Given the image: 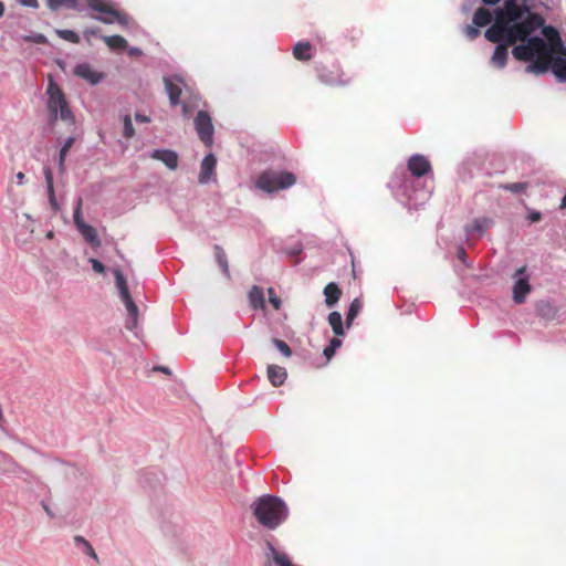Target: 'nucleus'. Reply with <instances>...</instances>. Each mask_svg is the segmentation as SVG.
Returning a JSON list of instances; mask_svg holds the SVG:
<instances>
[{
  "label": "nucleus",
  "mask_w": 566,
  "mask_h": 566,
  "mask_svg": "<svg viewBox=\"0 0 566 566\" xmlns=\"http://www.w3.org/2000/svg\"><path fill=\"white\" fill-rule=\"evenodd\" d=\"M472 22L476 27H488L484 36L496 43L491 56V64L497 69L506 65L507 46L514 45L512 55L517 61L528 62L535 53L547 52V45L535 32L543 23V17L533 11L532 6H517L509 0L505 6L495 7L493 11L485 7L475 10Z\"/></svg>",
  "instance_id": "f257e3e1"
},
{
  "label": "nucleus",
  "mask_w": 566,
  "mask_h": 566,
  "mask_svg": "<svg viewBox=\"0 0 566 566\" xmlns=\"http://www.w3.org/2000/svg\"><path fill=\"white\" fill-rule=\"evenodd\" d=\"M408 170L395 174L389 181V188L395 197L408 208H418L423 206L431 197L432 188L422 184L419 178L431 171L429 160L419 154L412 155L408 160Z\"/></svg>",
  "instance_id": "f03ea898"
},
{
  "label": "nucleus",
  "mask_w": 566,
  "mask_h": 566,
  "mask_svg": "<svg viewBox=\"0 0 566 566\" xmlns=\"http://www.w3.org/2000/svg\"><path fill=\"white\" fill-rule=\"evenodd\" d=\"M253 515L262 526L274 530L285 521L287 509L279 497L264 495L253 504Z\"/></svg>",
  "instance_id": "7ed1b4c3"
},
{
  "label": "nucleus",
  "mask_w": 566,
  "mask_h": 566,
  "mask_svg": "<svg viewBox=\"0 0 566 566\" xmlns=\"http://www.w3.org/2000/svg\"><path fill=\"white\" fill-rule=\"evenodd\" d=\"M48 94V111L52 122L61 119L70 126L75 125V116L70 108L65 94L62 88L55 83L52 76H49L46 88Z\"/></svg>",
  "instance_id": "20e7f679"
},
{
  "label": "nucleus",
  "mask_w": 566,
  "mask_h": 566,
  "mask_svg": "<svg viewBox=\"0 0 566 566\" xmlns=\"http://www.w3.org/2000/svg\"><path fill=\"white\" fill-rule=\"evenodd\" d=\"M295 181L292 172L266 170L259 177L256 186L266 192H274L293 186Z\"/></svg>",
  "instance_id": "39448f33"
},
{
  "label": "nucleus",
  "mask_w": 566,
  "mask_h": 566,
  "mask_svg": "<svg viewBox=\"0 0 566 566\" xmlns=\"http://www.w3.org/2000/svg\"><path fill=\"white\" fill-rule=\"evenodd\" d=\"M115 280H116V286L118 289L120 298L123 303L125 304V307L127 310L128 317L126 319L125 326L127 329H134L137 326L138 323V307L135 304L126 282V279L124 277L120 270L114 271Z\"/></svg>",
  "instance_id": "423d86ee"
},
{
  "label": "nucleus",
  "mask_w": 566,
  "mask_h": 566,
  "mask_svg": "<svg viewBox=\"0 0 566 566\" xmlns=\"http://www.w3.org/2000/svg\"><path fill=\"white\" fill-rule=\"evenodd\" d=\"M86 1L88 8L99 13V15L93 17L94 19L106 24L118 23L120 25H127L128 17L113 8L107 0Z\"/></svg>",
  "instance_id": "0eeeda50"
},
{
  "label": "nucleus",
  "mask_w": 566,
  "mask_h": 566,
  "mask_svg": "<svg viewBox=\"0 0 566 566\" xmlns=\"http://www.w3.org/2000/svg\"><path fill=\"white\" fill-rule=\"evenodd\" d=\"M82 205L83 200L82 198H78L74 208V224L87 243H90L93 248H98L101 245V240L98 239L97 231L94 227L87 224L83 220Z\"/></svg>",
  "instance_id": "6e6552de"
},
{
  "label": "nucleus",
  "mask_w": 566,
  "mask_h": 566,
  "mask_svg": "<svg viewBox=\"0 0 566 566\" xmlns=\"http://www.w3.org/2000/svg\"><path fill=\"white\" fill-rule=\"evenodd\" d=\"M535 35L541 36L547 45V52L535 53V56H551L555 48H564L558 31L552 25H545L543 19L542 25L535 32Z\"/></svg>",
  "instance_id": "1a4fd4ad"
},
{
  "label": "nucleus",
  "mask_w": 566,
  "mask_h": 566,
  "mask_svg": "<svg viewBox=\"0 0 566 566\" xmlns=\"http://www.w3.org/2000/svg\"><path fill=\"white\" fill-rule=\"evenodd\" d=\"M195 128L200 140L210 147L213 143V125L210 115L205 111H199L195 117Z\"/></svg>",
  "instance_id": "9d476101"
},
{
  "label": "nucleus",
  "mask_w": 566,
  "mask_h": 566,
  "mask_svg": "<svg viewBox=\"0 0 566 566\" xmlns=\"http://www.w3.org/2000/svg\"><path fill=\"white\" fill-rule=\"evenodd\" d=\"M513 279V300L516 304H523L527 294L531 292L530 276L526 273V266L517 269Z\"/></svg>",
  "instance_id": "9b49d317"
},
{
  "label": "nucleus",
  "mask_w": 566,
  "mask_h": 566,
  "mask_svg": "<svg viewBox=\"0 0 566 566\" xmlns=\"http://www.w3.org/2000/svg\"><path fill=\"white\" fill-rule=\"evenodd\" d=\"M549 70L559 82H566V48H562L558 55L548 57Z\"/></svg>",
  "instance_id": "f8f14e48"
},
{
  "label": "nucleus",
  "mask_w": 566,
  "mask_h": 566,
  "mask_svg": "<svg viewBox=\"0 0 566 566\" xmlns=\"http://www.w3.org/2000/svg\"><path fill=\"white\" fill-rule=\"evenodd\" d=\"M74 74L90 84L95 85L104 78V73L95 71L90 64L82 63L75 66Z\"/></svg>",
  "instance_id": "ddd939ff"
},
{
  "label": "nucleus",
  "mask_w": 566,
  "mask_h": 566,
  "mask_svg": "<svg viewBox=\"0 0 566 566\" xmlns=\"http://www.w3.org/2000/svg\"><path fill=\"white\" fill-rule=\"evenodd\" d=\"M494 221L491 218L482 217L474 219L471 224L465 227V233L469 237H482L488 231Z\"/></svg>",
  "instance_id": "4468645a"
},
{
  "label": "nucleus",
  "mask_w": 566,
  "mask_h": 566,
  "mask_svg": "<svg viewBox=\"0 0 566 566\" xmlns=\"http://www.w3.org/2000/svg\"><path fill=\"white\" fill-rule=\"evenodd\" d=\"M150 158L160 160L167 168L175 170L178 167V155L170 149H156L150 154Z\"/></svg>",
  "instance_id": "2eb2a0df"
},
{
  "label": "nucleus",
  "mask_w": 566,
  "mask_h": 566,
  "mask_svg": "<svg viewBox=\"0 0 566 566\" xmlns=\"http://www.w3.org/2000/svg\"><path fill=\"white\" fill-rule=\"evenodd\" d=\"M268 553H266V563L271 565L272 563L275 566H294L289 556L284 553L279 552L270 542L266 543Z\"/></svg>",
  "instance_id": "dca6fc26"
},
{
  "label": "nucleus",
  "mask_w": 566,
  "mask_h": 566,
  "mask_svg": "<svg viewBox=\"0 0 566 566\" xmlns=\"http://www.w3.org/2000/svg\"><path fill=\"white\" fill-rule=\"evenodd\" d=\"M217 159L212 154H208L201 161L198 180L200 184H207L214 171Z\"/></svg>",
  "instance_id": "f3484780"
},
{
  "label": "nucleus",
  "mask_w": 566,
  "mask_h": 566,
  "mask_svg": "<svg viewBox=\"0 0 566 566\" xmlns=\"http://www.w3.org/2000/svg\"><path fill=\"white\" fill-rule=\"evenodd\" d=\"M164 84L166 93L168 94L169 102L172 106H177L180 104V96H181V87L178 83H175L169 77H164Z\"/></svg>",
  "instance_id": "a211bd4d"
},
{
  "label": "nucleus",
  "mask_w": 566,
  "mask_h": 566,
  "mask_svg": "<svg viewBox=\"0 0 566 566\" xmlns=\"http://www.w3.org/2000/svg\"><path fill=\"white\" fill-rule=\"evenodd\" d=\"M549 56H535L533 60H531L530 64L526 65L525 72L526 73H534V74H544L549 70Z\"/></svg>",
  "instance_id": "6ab92c4d"
},
{
  "label": "nucleus",
  "mask_w": 566,
  "mask_h": 566,
  "mask_svg": "<svg viewBox=\"0 0 566 566\" xmlns=\"http://www.w3.org/2000/svg\"><path fill=\"white\" fill-rule=\"evenodd\" d=\"M323 294L325 296V304L328 307H333L338 303L342 291L336 283L331 282L324 287Z\"/></svg>",
  "instance_id": "aec40b11"
},
{
  "label": "nucleus",
  "mask_w": 566,
  "mask_h": 566,
  "mask_svg": "<svg viewBox=\"0 0 566 566\" xmlns=\"http://www.w3.org/2000/svg\"><path fill=\"white\" fill-rule=\"evenodd\" d=\"M295 60L306 62L313 57V46L310 42H297L293 48Z\"/></svg>",
  "instance_id": "412c9836"
},
{
  "label": "nucleus",
  "mask_w": 566,
  "mask_h": 566,
  "mask_svg": "<svg viewBox=\"0 0 566 566\" xmlns=\"http://www.w3.org/2000/svg\"><path fill=\"white\" fill-rule=\"evenodd\" d=\"M268 378L274 387H279L285 381L286 370L281 366L270 365L268 367Z\"/></svg>",
  "instance_id": "4be33fe9"
},
{
  "label": "nucleus",
  "mask_w": 566,
  "mask_h": 566,
  "mask_svg": "<svg viewBox=\"0 0 566 566\" xmlns=\"http://www.w3.org/2000/svg\"><path fill=\"white\" fill-rule=\"evenodd\" d=\"M249 302L252 308L258 310L265 307V300H264V293L263 290L258 286L253 285L249 292Z\"/></svg>",
  "instance_id": "5701e85b"
},
{
  "label": "nucleus",
  "mask_w": 566,
  "mask_h": 566,
  "mask_svg": "<svg viewBox=\"0 0 566 566\" xmlns=\"http://www.w3.org/2000/svg\"><path fill=\"white\" fill-rule=\"evenodd\" d=\"M327 321H328V324L331 325L335 336H344L345 335L343 318H342V315L339 312L334 311V312L329 313Z\"/></svg>",
  "instance_id": "b1692460"
},
{
  "label": "nucleus",
  "mask_w": 566,
  "mask_h": 566,
  "mask_svg": "<svg viewBox=\"0 0 566 566\" xmlns=\"http://www.w3.org/2000/svg\"><path fill=\"white\" fill-rule=\"evenodd\" d=\"M102 39L111 50H124L127 48V41L122 35H104Z\"/></svg>",
  "instance_id": "393cba45"
},
{
  "label": "nucleus",
  "mask_w": 566,
  "mask_h": 566,
  "mask_svg": "<svg viewBox=\"0 0 566 566\" xmlns=\"http://www.w3.org/2000/svg\"><path fill=\"white\" fill-rule=\"evenodd\" d=\"M75 142L74 137H69L65 142L62 148L60 149L59 154V172L64 174L65 171V160L67 153L70 151L71 147L73 146Z\"/></svg>",
  "instance_id": "a878e982"
},
{
  "label": "nucleus",
  "mask_w": 566,
  "mask_h": 566,
  "mask_svg": "<svg viewBox=\"0 0 566 566\" xmlns=\"http://www.w3.org/2000/svg\"><path fill=\"white\" fill-rule=\"evenodd\" d=\"M213 250H214V256H216L217 263L220 265L224 275L227 277H229L230 276L229 264H228V259H227V254H226L224 250L220 245H217V244L213 247Z\"/></svg>",
  "instance_id": "bb28decb"
},
{
  "label": "nucleus",
  "mask_w": 566,
  "mask_h": 566,
  "mask_svg": "<svg viewBox=\"0 0 566 566\" xmlns=\"http://www.w3.org/2000/svg\"><path fill=\"white\" fill-rule=\"evenodd\" d=\"M363 307V302L359 298H354L349 305L348 312L346 314V325L349 328L357 317L358 313Z\"/></svg>",
  "instance_id": "cd10ccee"
},
{
  "label": "nucleus",
  "mask_w": 566,
  "mask_h": 566,
  "mask_svg": "<svg viewBox=\"0 0 566 566\" xmlns=\"http://www.w3.org/2000/svg\"><path fill=\"white\" fill-rule=\"evenodd\" d=\"M340 336H336L331 339L329 345L326 346L323 350V355L329 360L336 353L337 348H339L343 344Z\"/></svg>",
  "instance_id": "c85d7f7f"
},
{
  "label": "nucleus",
  "mask_w": 566,
  "mask_h": 566,
  "mask_svg": "<svg viewBox=\"0 0 566 566\" xmlns=\"http://www.w3.org/2000/svg\"><path fill=\"white\" fill-rule=\"evenodd\" d=\"M123 125H124V129H123V135L126 139H130L134 137L135 135V129H134V126H133V123H132V118L129 115H125L124 118H123Z\"/></svg>",
  "instance_id": "c756f323"
},
{
  "label": "nucleus",
  "mask_w": 566,
  "mask_h": 566,
  "mask_svg": "<svg viewBox=\"0 0 566 566\" xmlns=\"http://www.w3.org/2000/svg\"><path fill=\"white\" fill-rule=\"evenodd\" d=\"M56 33L61 39L69 41L71 43L76 44L80 42L78 34L72 30H56Z\"/></svg>",
  "instance_id": "7c9ffc66"
},
{
  "label": "nucleus",
  "mask_w": 566,
  "mask_h": 566,
  "mask_svg": "<svg viewBox=\"0 0 566 566\" xmlns=\"http://www.w3.org/2000/svg\"><path fill=\"white\" fill-rule=\"evenodd\" d=\"M486 7L505 6L509 0H481ZM517 6H531L528 0H514Z\"/></svg>",
  "instance_id": "2f4dec72"
},
{
  "label": "nucleus",
  "mask_w": 566,
  "mask_h": 566,
  "mask_svg": "<svg viewBox=\"0 0 566 566\" xmlns=\"http://www.w3.org/2000/svg\"><path fill=\"white\" fill-rule=\"evenodd\" d=\"M504 190L511 191L513 193H521L527 189L526 182H513V184H506L502 186Z\"/></svg>",
  "instance_id": "473e14b6"
},
{
  "label": "nucleus",
  "mask_w": 566,
  "mask_h": 566,
  "mask_svg": "<svg viewBox=\"0 0 566 566\" xmlns=\"http://www.w3.org/2000/svg\"><path fill=\"white\" fill-rule=\"evenodd\" d=\"M74 541L76 542V544H81L83 545V548H85V552L87 555H90L91 557L97 559V555L94 551V548L92 547V545L82 536H75Z\"/></svg>",
  "instance_id": "72a5a7b5"
},
{
  "label": "nucleus",
  "mask_w": 566,
  "mask_h": 566,
  "mask_svg": "<svg viewBox=\"0 0 566 566\" xmlns=\"http://www.w3.org/2000/svg\"><path fill=\"white\" fill-rule=\"evenodd\" d=\"M273 345L285 356V357H290L292 355V350L290 348V346L284 342V340H281V339H277V338H274L273 339Z\"/></svg>",
  "instance_id": "f704fd0d"
},
{
  "label": "nucleus",
  "mask_w": 566,
  "mask_h": 566,
  "mask_svg": "<svg viewBox=\"0 0 566 566\" xmlns=\"http://www.w3.org/2000/svg\"><path fill=\"white\" fill-rule=\"evenodd\" d=\"M23 40L25 42H32V43H36V44H46L48 43L46 36L42 33L34 34V35H25V36H23Z\"/></svg>",
  "instance_id": "c9c22d12"
},
{
  "label": "nucleus",
  "mask_w": 566,
  "mask_h": 566,
  "mask_svg": "<svg viewBox=\"0 0 566 566\" xmlns=\"http://www.w3.org/2000/svg\"><path fill=\"white\" fill-rule=\"evenodd\" d=\"M480 27H476L474 23L473 25H465L463 29L464 34L470 39L474 40L480 35Z\"/></svg>",
  "instance_id": "e433bc0d"
},
{
  "label": "nucleus",
  "mask_w": 566,
  "mask_h": 566,
  "mask_svg": "<svg viewBox=\"0 0 566 566\" xmlns=\"http://www.w3.org/2000/svg\"><path fill=\"white\" fill-rule=\"evenodd\" d=\"M268 294H269V301L271 303V305L277 311L280 310L281 307V300L280 297L275 294L274 290L272 287H270L268 290Z\"/></svg>",
  "instance_id": "4c0bfd02"
},
{
  "label": "nucleus",
  "mask_w": 566,
  "mask_h": 566,
  "mask_svg": "<svg viewBox=\"0 0 566 566\" xmlns=\"http://www.w3.org/2000/svg\"><path fill=\"white\" fill-rule=\"evenodd\" d=\"M44 177H45L46 188L48 189L54 188V186H53V174H52L51 168H49V167L44 168Z\"/></svg>",
  "instance_id": "58836bf2"
},
{
  "label": "nucleus",
  "mask_w": 566,
  "mask_h": 566,
  "mask_svg": "<svg viewBox=\"0 0 566 566\" xmlns=\"http://www.w3.org/2000/svg\"><path fill=\"white\" fill-rule=\"evenodd\" d=\"M90 262L92 264L93 270L96 273H99V274L105 273V266H104V264L101 261H98L96 259H91Z\"/></svg>",
  "instance_id": "ea45409f"
},
{
  "label": "nucleus",
  "mask_w": 566,
  "mask_h": 566,
  "mask_svg": "<svg viewBox=\"0 0 566 566\" xmlns=\"http://www.w3.org/2000/svg\"><path fill=\"white\" fill-rule=\"evenodd\" d=\"M321 81L334 85V84H344L345 82L332 76H328L327 74H321Z\"/></svg>",
  "instance_id": "a19ab883"
},
{
  "label": "nucleus",
  "mask_w": 566,
  "mask_h": 566,
  "mask_svg": "<svg viewBox=\"0 0 566 566\" xmlns=\"http://www.w3.org/2000/svg\"><path fill=\"white\" fill-rule=\"evenodd\" d=\"M64 1L65 0H48V7L55 11V10H59L60 8L64 7Z\"/></svg>",
  "instance_id": "79ce46f5"
},
{
  "label": "nucleus",
  "mask_w": 566,
  "mask_h": 566,
  "mask_svg": "<svg viewBox=\"0 0 566 566\" xmlns=\"http://www.w3.org/2000/svg\"><path fill=\"white\" fill-rule=\"evenodd\" d=\"M48 193H49V200H50L51 207L54 210H57L59 206H57V201L55 198L54 188L48 189Z\"/></svg>",
  "instance_id": "37998d69"
},
{
  "label": "nucleus",
  "mask_w": 566,
  "mask_h": 566,
  "mask_svg": "<svg viewBox=\"0 0 566 566\" xmlns=\"http://www.w3.org/2000/svg\"><path fill=\"white\" fill-rule=\"evenodd\" d=\"M18 2L23 7H29V8H33V9L39 8L38 0H18Z\"/></svg>",
  "instance_id": "c03bdc74"
},
{
  "label": "nucleus",
  "mask_w": 566,
  "mask_h": 566,
  "mask_svg": "<svg viewBox=\"0 0 566 566\" xmlns=\"http://www.w3.org/2000/svg\"><path fill=\"white\" fill-rule=\"evenodd\" d=\"M528 219L531 222H538L542 219V214L538 211H532L528 214Z\"/></svg>",
  "instance_id": "a18cd8bd"
},
{
  "label": "nucleus",
  "mask_w": 566,
  "mask_h": 566,
  "mask_svg": "<svg viewBox=\"0 0 566 566\" xmlns=\"http://www.w3.org/2000/svg\"><path fill=\"white\" fill-rule=\"evenodd\" d=\"M64 7L69 9H78V0H65Z\"/></svg>",
  "instance_id": "49530a36"
},
{
  "label": "nucleus",
  "mask_w": 566,
  "mask_h": 566,
  "mask_svg": "<svg viewBox=\"0 0 566 566\" xmlns=\"http://www.w3.org/2000/svg\"><path fill=\"white\" fill-rule=\"evenodd\" d=\"M475 4V1L473 0H467L462 3V10L464 12H468L472 9V7Z\"/></svg>",
  "instance_id": "de8ad7c7"
},
{
  "label": "nucleus",
  "mask_w": 566,
  "mask_h": 566,
  "mask_svg": "<svg viewBox=\"0 0 566 566\" xmlns=\"http://www.w3.org/2000/svg\"><path fill=\"white\" fill-rule=\"evenodd\" d=\"M135 119H136L137 123H144V124L150 122V118L148 116H146V115H143V114H136L135 115Z\"/></svg>",
  "instance_id": "09e8293b"
},
{
  "label": "nucleus",
  "mask_w": 566,
  "mask_h": 566,
  "mask_svg": "<svg viewBox=\"0 0 566 566\" xmlns=\"http://www.w3.org/2000/svg\"><path fill=\"white\" fill-rule=\"evenodd\" d=\"M459 260H461L463 263H467V254L463 248H460L457 253Z\"/></svg>",
  "instance_id": "8fccbe9b"
},
{
  "label": "nucleus",
  "mask_w": 566,
  "mask_h": 566,
  "mask_svg": "<svg viewBox=\"0 0 566 566\" xmlns=\"http://www.w3.org/2000/svg\"><path fill=\"white\" fill-rule=\"evenodd\" d=\"M15 178H17L18 185H23L24 184V179H25V175L20 171V172H18L15 175Z\"/></svg>",
  "instance_id": "3c124183"
},
{
  "label": "nucleus",
  "mask_w": 566,
  "mask_h": 566,
  "mask_svg": "<svg viewBox=\"0 0 566 566\" xmlns=\"http://www.w3.org/2000/svg\"><path fill=\"white\" fill-rule=\"evenodd\" d=\"M97 29H87L84 31V35L85 36H88V35H96L97 34Z\"/></svg>",
  "instance_id": "603ef678"
},
{
  "label": "nucleus",
  "mask_w": 566,
  "mask_h": 566,
  "mask_svg": "<svg viewBox=\"0 0 566 566\" xmlns=\"http://www.w3.org/2000/svg\"><path fill=\"white\" fill-rule=\"evenodd\" d=\"M155 370H158V371H161V373H165L167 375H170V370L168 367H165V366H159V367H156Z\"/></svg>",
  "instance_id": "864d4df0"
},
{
  "label": "nucleus",
  "mask_w": 566,
  "mask_h": 566,
  "mask_svg": "<svg viewBox=\"0 0 566 566\" xmlns=\"http://www.w3.org/2000/svg\"><path fill=\"white\" fill-rule=\"evenodd\" d=\"M129 54L130 55H140L142 54V51L138 49V48H132L129 50Z\"/></svg>",
  "instance_id": "5fc2aeb1"
},
{
  "label": "nucleus",
  "mask_w": 566,
  "mask_h": 566,
  "mask_svg": "<svg viewBox=\"0 0 566 566\" xmlns=\"http://www.w3.org/2000/svg\"><path fill=\"white\" fill-rule=\"evenodd\" d=\"M301 251H302V249H301V248H297V249H293V250H291L289 253H290L291 255H297V254H300V253H301Z\"/></svg>",
  "instance_id": "6e6d98bb"
},
{
  "label": "nucleus",
  "mask_w": 566,
  "mask_h": 566,
  "mask_svg": "<svg viewBox=\"0 0 566 566\" xmlns=\"http://www.w3.org/2000/svg\"><path fill=\"white\" fill-rule=\"evenodd\" d=\"M560 209H565L566 208V193L564 195V197L562 198V201H560V206H559Z\"/></svg>",
  "instance_id": "4d7b16f0"
},
{
  "label": "nucleus",
  "mask_w": 566,
  "mask_h": 566,
  "mask_svg": "<svg viewBox=\"0 0 566 566\" xmlns=\"http://www.w3.org/2000/svg\"><path fill=\"white\" fill-rule=\"evenodd\" d=\"M4 13V4L3 2L0 1V18L3 15Z\"/></svg>",
  "instance_id": "13d9d810"
},
{
  "label": "nucleus",
  "mask_w": 566,
  "mask_h": 566,
  "mask_svg": "<svg viewBox=\"0 0 566 566\" xmlns=\"http://www.w3.org/2000/svg\"><path fill=\"white\" fill-rule=\"evenodd\" d=\"M46 238L52 239L53 238V232L52 231L48 232Z\"/></svg>",
  "instance_id": "bf43d9fd"
},
{
  "label": "nucleus",
  "mask_w": 566,
  "mask_h": 566,
  "mask_svg": "<svg viewBox=\"0 0 566 566\" xmlns=\"http://www.w3.org/2000/svg\"><path fill=\"white\" fill-rule=\"evenodd\" d=\"M182 108H184V113H185V114H187V106H186V105H184V107H182Z\"/></svg>",
  "instance_id": "052dcab7"
},
{
  "label": "nucleus",
  "mask_w": 566,
  "mask_h": 566,
  "mask_svg": "<svg viewBox=\"0 0 566 566\" xmlns=\"http://www.w3.org/2000/svg\"><path fill=\"white\" fill-rule=\"evenodd\" d=\"M177 82H180L181 83V78L180 77H176L175 78Z\"/></svg>",
  "instance_id": "680f3d73"
}]
</instances>
